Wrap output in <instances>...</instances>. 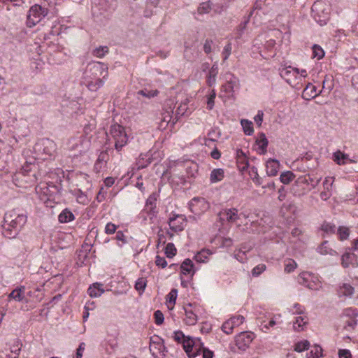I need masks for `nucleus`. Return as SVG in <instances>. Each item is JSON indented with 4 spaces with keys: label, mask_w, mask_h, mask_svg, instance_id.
I'll return each mask as SVG.
<instances>
[{
    "label": "nucleus",
    "mask_w": 358,
    "mask_h": 358,
    "mask_svg": "<svg viewBox=\"0 0 358 358\" xmlns=\"http://www.w3.org/2000/svg\"><path fill=\"white\" fill-rule=\"evenodd\" d=\"M27 216L17 213L15 210L7 212L2 224L3 235L8 238H15L27 222Z\"/></svg>",
    "instance_id": "obj_1"
},
{
    "label": "nucleus",
    "mask_w": 358,
    "mask_h": 358,
    "mask_svg": "<svg viewBox=\"0 0 358 358\" xmlns=\"http://www.w3.org/2000/svg\"><path fill=\"white\" fill-rule=\"evenodd\" d=\"M110 133L115 140V150L120 152L128 141L124 128L118 124H114L110 126Z\"/></svg>",
    "instance_id": "obj_2"
},
{
    "label": "nucleus",
    "mask_w": 358,
    "mask_h": 358,
    "mask_svg": "<svg viewBox=\"0 0 358 358\" xmlns=\"http://www.w3.org/2000/svg\"><path fill=\"white\" fill-rule=\"evenodd\" d=\"M48 13L46 8L42 7L38 4L32 6L27 13V25L29 27H32L38 23L43 17Z\"/></svg>",
    "instance_id": "obj_3"
},
{
    "label": "nucleus",
    "mask_w": 358,
    "mask_h": 358,
    "mask_svg": "<svg viewBox=\"0 0 358 358\" xmlns=\"http://www.w3.org/2000/svg\"><path fill=\"white\" fill-rule=\"evenodd\" d=\"M315 20L320 26H324L330 19V6L329 3L317 1L315 3Z\"/></svg>",
    "instance_id": "obj_4"
},
{
    "label": "nucleus",
    "mask_w": 358,
    "mask_h": 358,
    "mask_svg": "<svg viewBox=\"0 0 358 358\" xmlns=\"http://www.w3.org/2000/svg\"><path fill=\"white\" fill-rule=\"evenodd\" d=\"M34 150L36 152L45 155L43 159H45L48 157L54 155L56 150V144L49 138H42L36 143Z\"/></svg>",
    "instance_id": "obj_5"
},
{
    "label": "nucleus",
    "mask_w": 358,
    "mask_h": 358,
    "mask_svg": "<svg viewBox=\"0 0 358 358\" xmlns=\"http://www.w3.org/2000/svg\"><path fill=\"white\" fill-rule=\"evenodd\" d=\"M90 141L84 136L71 139L69 141V149L77 150L79 154L85 153L89 148Z\"/></svg>",
    "instance_id": "obj_6"
},
{
    "label": "nucleus",
    "mask_w": 358,
    "mask_h": 358,
    "mask_svg": "<svg viewBox=\"0 0 358 358\" xmlns=\"http://www.w3.org/2000/svg\"><path fill=\"white\" fill-rule=\"evenodd\" d=\"M87 70L92 73L94 78L102 76V78L105 79L108 75V66L99 62H93L89 64Z\"/></svg>",
    "instance_id": "obj_7"
},
{
    "label": "nucleus",
    "mask_w": 358,
    "mask_h": 358,
    "mask_svg": "<svg viewBox=\"0 0 358 358\" xmlns=\"http://www.w3.org/2000/svg\"><path fill=\"white\" fill-rule=\"evenodd\" d=\"M253 340V335L249 332H241L235 338L236 345L238 350L245 351Z\"/></svg>",
    "instance_id": "obj_8"
},
{
    "label": "nucleus",
    "mask_w": 358,
    "mask_h": 358,
    "mask_svg": "<svg viewBox=\"0 0 358 358\" xmlns=\"http://www.w3.org/2000/svg\"><path fill=\"white\" fill-rule=\"evenodd\" d=\"M183 348L189 358L196 357L199 353L201 348H197L199 344H197L192 338L187 337L182 341Z\"/></svg>",
    "instance_id": "obj_9"
},
{
    "label": "nucleus",
    "mask_w": 358,
    "mask_h": 358,
    "mask_svg": "<svg viewBox=\"0 0 358 358\" xmlns=\"http://www.w3.org/2000/svg\"><path fill=\"white\" fill-rule=\"evenodd\" d=\"M217 216L222 224L224 221L231 223L235 222L240 217V215H238V210L235 208L223 209L218 213Z\"/></svg>",
    "instance_id": "obj_10"
},
{
    "label": "nucleus",
    "mask_w": 358,
    "mask_h": 358,
    "mask_svg": "<svg viewBox=\"0 0 358 358\" xmlns=\"http://www.w3.org/2000/svg\"><path fill=\"white\" fill-rule=\"evenodd\" d=\"M186 220V217L183 215H176L173 217L169 218V224L170 229L175 231H181L184 229V222Z\"/></svg>",
    "instance_id": "obj_11"
},
{
    "label": "nucleus",
    "mask_w": 358,
    "mask_h": 358,
    "mask_svg": "<svg viewBox=\"0 0 358 358\" xmlns=\"http://www.w3.org/2000/svg\"><path fill=\"white\" fill-rule=\"evenodd\" d=\"M299 71L296 68L287 66L280 69V76L289 84H291L292 80L298 76Z\"/></svg>",
    "instance_id": "obj_12"
},
{
    "label": "nucleus",
    "mask_w": 358,
    "mask_h": 358,
    "mask_svg": "<svg viewBox=\"0 0 358 358\" xmlns=\"http://www.w3.org/2000/svg\"><path fill=\"white\" fill-rule=\"evenodd\" d=\"M157 341H152L154 345L150 346V351L151 352L152 356L155 358L157 357V354H162V356H165V352H166L167 348L164 345V341L157 336Z\"/></svg>",
    "instance_id": "obj_13"
},
{
    "label": "nucleus",
    "mask_w": 358,
    "mask_h": 358,
    "mask_svg": "<svg viewBox=\"0 0 358 358\" xmlns=\"http://www.w3.org/2000/svg\"><path fill=\"white\" fill-rule=\"evenodd\" d=\"M296 211V206L293 202L287 201L282 204L280 210V215L287 221L292 220V215Z\"/></svg>",
    "instance_id": "obj_14"
},
{
    "label": "nucleus",
    "mask_w": 358,
    "mask_h": 358,
    "mask_svg": "<svg viewBox=\"0 0 358 358\" xmlns=\"http://www.w3.org/2000/svg\"><path fill=\"white\" fill-rule=\"evenodd\" d=\"M341 264L344 267L358 266L357 257L356 255L351 252H345L341 256Z\"/></svg>",
    "instance_id": "obj_15"
},
{
    "label": "nucleus",
    "mask_w": 358,
    "mask_h": 358,
    "mask_svg": "<svg viewBox=\"0 0 358 358\" xmlns=\"http://www.w3.org/2000/svg\"><path fill=\"white\" fill-rule=\"evenodd\" d=\"M24 292H25V287L24 286L17 287L9 294L8 301L13 299V300H15L16 301H19V302L23 301H25V302H27L28 300L25 298Z\"/></svg>",
    "instance_id": "obj_16"
},
{
    "label": "nucleus",
    "mask_w": 358,
    "mask_h": 358,
    "mask_svg": "<svg viewBox=\"0 0 358 358\" xmlns=\"http://www.w3.org/2000/svg\"><path fill=\"white\" fill-rule=\"evenodd\" d=\"M337 293L339 297H351L355 293V287L349 283H343L338 288Z\"/></svg>",
    "instance_id": "obj_17"
},
{
    "label": "nucleus",
    "mask_w": 358,
    "mask_h": 358,
    "mask_svg": "<svg viewBox=\"0 0 358 358\" xmlns=\"http://www.w3.org/2000/svg\"><path fill=\"white\" fill-rule=\"evenodd\" d=\"M218 73V66L215 63L209 69L208 73L206 76V84L208 87H211L216 83V77Z\"/></svg>",
    "instance_id": "obj_18"
},
{
    "label": "nucleus",
    "mask_w": 358,
    "mask_h": 358,
    "mask_svg": "<svg viewBox=\"0 0 358 358\" xmlns=\"http://www.w3.org/2000/svg\"><path fill=\"white\" fill-rule=\"evenodd\" d=\"M181 273L193 276L194 274V264L189 259H185L180 265Z\"/></svg>",
    "instance_id": "obj_19"
},
{
    "label": "nucleus",
    "mask_w": 358,
    "mask_h": 358,
    "mask_svg": "<svg viewBox=\"0 0 358 358\" xmlns=\"http://www.w3.org/2000/svg\"><path fill=\"white\" fill-rule=\"evenodd\" d=\"M279 162L273 159H270L266 162V173L269 176H274L278 172Z\"/></svg>",
    "instance_id": "obj_20"
},
{
    "label": "nucleus",
    "mask_w": 358,
    "mask_h": 358,
    "mask_svg": "<svg viewBox=\"0 0 358 358\" xmlns=\"http://www.w3.org/2000/svg\"><path fill=\"white\" fill-rule=\"evenodd\" d=\"M333 157L335 162L340 165L352 163V162L348 154L342 152L341 150H338L334 153Z\"/></svg>",
    "instance_id": "obj_21"
},
{
    "label": "nucleus",
    "mask_w": 358,
    "mask_h": 358,
    "mask_svg": "<svg viewBox=\"0 0 358 358\" xmlns=\"http://www.w3.org/2000/svg\"><path fill=\"white\" fill-rule=\"evenodd\" d=\"M102 286V284L95 282L92 285L90 286L87 289V293L91 297L100 296L104 292V289Z\"/></svg>",
    "instance_id": "obj_22"
},
{
    "label": "nucleus",
    "mask_w": 358,
    "mask_h": 358,
    "mask_svg": "<svg viewBox=\"0 0 358 358\" xmlns=\"http://www.w3.org/2000/svg\"><path fill=\"white\" fill-rule=\"evenodd\" d=\"M173 109L170 107V110H165L162 113V119L159 123L161 129H166L172 120Z\"/></svg>",
    "instance_id": "obj_23"
},
{
    "label": "nucleus",
    "mask_w": 358,
    "mask_h": 358,
    "mask_svg": "<svg viewBox=\"0 0 358 358\" xmlns=\"http://www.w3.org/2000/svg\"><path fill=\"white\" fill-rule=\"evenodd\" d=\"M312 278L313 277L310 273L308 271H303L299 274L298 281L301 285H305L306 287L310 288Z\"/></svg>",
    "instance_id": "obj_24"
},
{
    "label": "nucleus",
    "mask_w": 358,
    "mask_h": 358,
    "mask_svg": "<svg viewBox=\"0 0 358 358\" xmlns=\"http://www.w3.org/2000/svg\"><path fill=\"white\" fill-rule=\"evenodd\" d=\"M155 201L156 198L155 196H149V198L146 201V204L145 208L143 209V212H146L148 214L155 215L156 213L155 210L156 208Z\"/></svg>",
    "instance_id": "obj_25"
},
{
    "label": "nucleus",
    "mask_w": 358,
    "mask_h": 358,
    "mask_svg": "<svg viewBox=\"0 0 358 358\" xmlns=\"http://www.w3.org/2000/svg\"><path fill=\"white\" fill-rule=\"evenodd\" d=\"M75 219L74 215L68 208H65L59 215V221L61 223H67Z\"/></svg>",
    "instance_id": "obj_26"
},
{
    "label": "nucleus",
    "mask_w": 358,
    "mask_h": 358,
    "mask_svg": "<svg viewBox=\"0 0 358 358\" xmlns=\"http://www.w3.org/2000/svg\"><path fill=\"white\" fill-rule=\"evenodd\" d=\"M257 144L259 145V148L261 150L262 154H264L266 152V148L268 144V141L264 133H260L259 138L256 140Z\"/></svg>",
    "instance_id": "obj_27"
},
{
    "label": "nucleus",
    "mask_w": 358,
    "mask_h": 358,
    "mask_svg": "<svg viewBox=\"0 0 358 358\" xmlns=\"http://www.w3.org/2000/svg\"><path fill=\"white\" fill-rule=\"evenodd\" d=\"M178 296V290L172 289L166 296V304L169 309H173Z\"/></svg>",
    "instance_id": "obj_28"
},
{
    "label": "nucleus",
    "mask_w": 358,
    "mask_h": 358,
    "mask_svg": "<svg viewBox=\"0 0 358 358\" xmlns=\"http://www.w3.org/2000/svg\"><path fill=\"white\" fill-rule=\"evenodd\" d=\"M224 178V171L222 169H215L211 171L210 181L211 182H217L221 181Z\"/></svg>",
    "instance_id": "obj_29"
},
{
    "label": "nucleus",
    "mask_w": 358,
    "mask_h": 358,
    "mask_svg": "<svg viewBox=\"0 0 358 358\" xmlns=\"http://www.w3.org/2000/svg\"><path fill=\"white\" fill-rule=\"evenodd\" d=\"M185 312L186 315V318L185 319V323L188 325L195 324L197 321L196 315L193 313L192 310H189L187 308H185Z\"/></svg>",
    "instance_id": "obj_30"
},
{
    "label": "nucleus",
    "mask_w": 358,
    "mask_h": 358,
    "mask_svg": "<svg viewBox=\"0 0 358 358\" xmlns=\"http://www.w3.org/2000/svg\"><path fill=\"white\" fill-rule=\"evenodd\" d=\"M337 234L340 241H345L350 237V229L348 227H338Z\"/></svg>",
    "instance_id": "obj_31"
},
{
    "label": "nucleus",
    "mask_w": 358,
    "mask_h": 358,
    "mask_svg": "<svg viewBox=\"0 0 358 358\" xmlns=\"http://www.w3.org/2000/svg\"><path fill=\"white\" fill-rule=\"evenodd\" d=\"M317 252H320L321 255H334V253H336V251L333 250V249L329 247V245L327 241H324L322 243L320 247L317 248Z\"/></svg>",
    "instance_id": "obj_32"
},
{
    "label": "nucleus",
    "mask_w": 358,
    "mask_h": 358,
    "mask_svg": "<svg viewBox=\"0 0 358 358\" xmlns=\"http://www.w3.org/2000/svg\"><path fill=\"white\" fill-rule=\"evenodd\" d=\"M241 124L243 127L244 133L246 135L251 136L254 132L252 122L248 120H242Z\"/></svg>",
    "instance_id": "obj_33"
},
{
    "label": "nucleus",
    "mask_w": 358,
    "mask_h": 358,
    "mask_svg": "<svg viewBox=\"0 0 358 358\" xmlns=\"http://www.w3.org/2000/svg\"><path fill=\"white\" fill-rule=\"evenodd\" d=\"M103 84V79L100 78H94V80H91L87 84V87L90 91L96 92Z\"/></svg>",
    "instance_id": "obj_34"
},
{
    "label": "nucleus",
    "mask_w": 358,
    "mask_h": 358,
    "mask_svg": "<svg viewBox=\"0 0 358 358\" xmlns=\"http://www.w3.org/2000/svg\"><path fill=\"white\" fill-rule=\"evenodd\" d=\"M313 92V85L311 83H308L306 87L303 90L302 92V98L305 100L310 101L313 99V95L312 93Z\"/></svg>",
    "instance_id": "obj_35"
},
{
    "label": "nucleus",
    "mask_w": 358,
    "mask_h": 358,
    "mask_svg": "<svg viewBox=\"0 0 358 358\" xmlns=\"http://www.w3.org/2000/svg\"><path fill=\"white\" fill-rule=\"evenodd\" d=\"M147 280L145 278H139L135 283V289L141 294L146 287Z\"/></svg>",
    "instance_id": "obj_36"
},
{
    "label": "nucleus",
    "mask_w": 358,
    "mask_h": 358,
    "mask_svg": "<svg viewBox=\"0 0 358 358\" xmlns=\"http://www.w3.org/2000/svg\"><path fill=\"white\" fill-rule=\"evenodd\" d=\"M285 268L284 270L286 273H289L296 268L297 264L294 260L292 259H287L284 262Z\"/></svg>",
    "instance_id": "obj_37"
},
{
    "label": "nucleus",
    "mask_w": 358,
    "mask_h": 358,
    "mask_svg": "<svg viewBox=\"0 0 358 358\" xmlns=\"http://www.w3.org/2000/svg\"><path fill=\"white\" fill-rule=\"evenodd\" d=\"M320 230L327 234H334L336 231V226L331 223L324 222L321 224Z\"/></svg>",
    "instance_id": "obj_38"
},
{
    "label": "nucleus",
    "mask_w": 358,
    "mask_h": 358,
    "mask_svg": "<svg viewBox=\"0 0 358 358\" xmlns=\"http://www.w3.org/2000/svg\"><path fill=\"white\" fill-rule=\"evenodd\" d=\"M212 9L210 2L206 1L200 3L199 6L197 8V12L200 15L206 14L210 12Z\"/></svg>",
    "instance_id": "obj_39"
},
{
    "label": "nucleus",
    "mask_w": 358,
    "mask_h": 358,
    "mask_svg": "<svg viewBox=\"0 0 358 358\" xmlns=\"http://www.w3.org/2000/svg\"><path fill=\"white\" fill-rule=\"evenodd\" d=\"M159 94V91L155 90H148V89H143L141 90H139L137 92V95H141L143 96L147 97L148 99H150L152 97L156 96Z\"/></svg>",
    "instance_id": "obj_40"
},
{
    "label": "nucleus",
    "mask_w": 358,
    "mask_h": 358,
    "mask_svg": "<svg viewBox=\"0 0 358 358\" xmlns=\"http://www.w3.org/2000/svg\"><path fill=\"white\" fill-rule=\"evenodd\" d=\"M310 346V343L307 340H304L300 342H298L295 344L294 350L299 352H303L306 350H308Z\"/></svg>",
    "instance_id": "obj_41"
},
{
    "label": "nucleus",
    "mask_w": 358,
    "mask_h": 358,
    "mask_svg": "<svg viewBox=\"0 0 358 358\" xmlns=\"http://www.w3.org/2000/svg\"><path fill=\"white\" fill-rule=\"evenodd\" d=\"M294 177V176L292 172L287 171L281 173L280 180L282 183L288 184L293 180Z\"/></svg>",
    "instance_id": "obj_42"
},
{
    "label": "nucleus",
    "mask_w": 358,
    "mask_h": 358,
    "mask_svg": "<svg viewBox=\"0 0 358 358\" xmlns=\"http://www.w3.org/2000/svg\"><path fill=\"white\" fill-rule=\"evenodd\" d=\"M214 47L213 41L210 38L206 39L203 43V51L206 54L208 55L213 52Z\"/></svg>",
    "instance_id": "obj_43"
},
{
    "label": "nucleus",
    "mask_w": 358,
    "mask_h": 358,
    "mask_svg": "<svg viewBox=\"0 0 358 358\" xmlns=\"http://www.w3.org/2000/svg\"><path fill=\"white\" fill-rule=\"evenodd\" d=\"M306 323V321H304V318L301 316H298L296 317V321L294 322L293 324V328L296 331H301L303 329V326Z\"/></svg>",
    "instance_id": "obj_44"
},
{
    "label": "nucleus",
    "mask_w": 358,
    "mask_h": 358,
    "mask_svg": "<svg viewBox=\"0 0 358 358\" xmlns=\"http://www.w3.org/2000/svg\"><path fill=\"white\" fill-rule=\"evenodd\" d=\"M197 342L199 343V348H201L200 352H203V358H213L214 353L213 351L209 349L204 348L203 346V343H201L200 340L198 339Z\"/></svg>",
    "instance_id": "obj_45"
},
{
    "label": "nucleus",
    "mask_w": 358,
    "mask_h": 358,
    "mask_svg": "<svg viewBox=\"0 0 358 358\" xmlns=\"http://www.w3.org/2000/svg\"><path fill=\"white\" fill-rule=\"evenodd\" d=\"M194 50L192 48L185 47V49L184 50V56L188 61H193L196 57V53H194Z\"/></svg>",
    "instance_id": "obj_46"
},
{
    "label": "nucleus",
    "mask_w": 358,
    "mask_h": 358,
    "mask_svg": "<svg viewBox=\"0 0 358 358\" xmlns=\"http://www.w3.org/2000/svg\"><path fill=\"white\" fill-rule=\"evenodd\" d=\"M165 253L167 257L171 258L176 253V248L174 246V244L172 243H169L165 248Z\"/></svg>",
    "instance_id": "obj_47"
},
{
    "label": "nucleus",
    "mask_w": 358,
    "mask_h": 358,
    "mask_svg": "<svg viewBox=\"0 0 358 358\" xmlns=\"http://www.w3.org/2000/svg\"><path fill=\"white\" fill-rule=\"evenodd\" d=\"M108 50H109L107 46H100L93 51V55L97 57H103L108 52Z\"/></svg>",
    "instance_id": "obj_48"
},
{
    "label": "nucleus",
    "mask_w": 358,
    "mask_h": 358,
    "mask_svg": "<svg viewBox=\"0 0 358 358\" xmlns=\"http://www.w3.org/2000/svg\"><path fill=\"white\" fill-rule=\"evenodd\" d=\"M343 315L351 318H356L358 315V310L355 308H347L344 309Z\"/></svg>",
    "instance_id": "obj_49"
},
{
    "label": "nucleus",
    "mask_w": 358,
    "mask_h": 358,
    "mask_svg": "<svg viewBox=\"0 0 358 358\" xmlns=\"http://www.w3.org/2000/svg\"><path fill=\"white\" fill-rule=\"evenodd\" d=\"M234 327L230 320L224 322L222 326V330L227 334H231L233 332Z\"/></svg>",
    "instance_id": "obj_50"
},
{
    "label": "nucleus",
    "mask_w": 358,
    "mask_h": 358,
    "mask_svg": "<svg viewBox=\"0 0 358 358\" xmlns=\"http://www.w3.org/2000/svg\"><path fill=\"white\" fill-rule=\"evenodd\" d=\"M266 270V265L264 264H259L256 266L252 271V274L255 277L259 276Z\"/></svg>",
    "instance_id": "obj_51"
},
{
    "label": "nucleus",
    "mask_w": 358,
    "mask_h": 358,
    "mask_svg": "<svg viewBox=\"0 0 358 358\" xmlns=\"http://www.w3.org/2000/svg\"><path fill=\"white\" fill-rule=\"evenodd\" d=\"M230 321L231 324L234 325V327L239 326L240 324H243L244 321V317L242 315H237L231 317Z\"/></svg>",
    "instance_id": "obj_52"
},
{
    "label": "nucleus",
    "mask_w": 358,
    "mask_h": 358,
    "mask_svg": "<svg viewBox=\"0 0 358 358\" xmlns=\"http://www.w3.org/2000/svg\"><path fill=\"white\" fill-rule=\"evenodd\" d=\"M324 55V51L322 47L319 46V45L315 44V58L320 59L323 58Z\"/></svg>",
    "instance_id": "obj_53"
},
{
    "label": "nucleus",
    "mask_w": 358,
    "mask_h": 358,
    "mask_svg": "<svg viewBox=\"0 0 358 358\" xmlns=\"http://www.w3.org/2000/svg\"><path fill=\"white\" fill-rule=\"evenodd\" d=\"M154 316L156 324L159 325L163 323L164 317L163 313L160 310H156L154 313Z\"/></svg>",
    "instance_id": "obj_54"
},
{
    "label": "nucleus",
    "mask_w": 358,
    "mask_h": 358,
    "mask_svg": "<svg viewBox=\"0 0 358 358\" xmlns=\"http://www.w3.org/2000/svg\"><path fill=\"white\" fill-rule=\"evenodd\" d=\"M187 110V103H181L176 110V115L182 116L184 115Z\"/></svg>",
    "instance_id": "obj_55"
},
{
    "label": "nucleus",
    "mask_w": 358,
    "mask_h": 358,
    "mask_svg": "<svg viewBox=\"0 0 358 358\" xmlns=\"http://www.w3.org/2000/svg\"><path fill=\"white\" fill-rule=\"evenodd\" d=\"M187 337H185L182 331H176L174 332V336L173 338L178 343H182V341L185 339H187Z\"/></svg>",
    "instance_id": "obj_56"
},
{
    "label": "nucleus",
    "mask_w": 358,
    "mask_h": 358,
    "mask_svg": "<svg viewBox=\"0 0 358 358\" xmlns=\"http://www.w3.org/2000/svg\"><path fill=\"white\" fill-rule=\"evenodd\" d=\"M338 356L339 358H352V354L350 350L341 349L338 352Z\"/></svg>",
    "instance_id": "obj_57"
},
{
    "label": "nucleus",
    "mask_w": 358,
    "mask_h": 358,
    "mask_svg": "<svg viewBox=\"0 0 358 358\" xmlns=\"http://www.w3.org/2000/svg\"><path fill=\"white\" fill-rule=\"evenodd\" d=\"M116 229H117L116 225H115L114 224H113L111 222H108L105 227V232L107 234H113L115 232Z\"/></svg>",
    "instance_id": "obj_58"
},
{
    "label": "nucleus",
    "mask_w": 358,
    "mask_h": 358,
    "mask_svg": "<svg viewBox=\"0 0 358 358\" xmlns=\"http://www.w3.org/2000/svg\"><path fill=\"white\" fill-rule=\"evenodd\" d=\"M155 264L157 266L165 268L167 266V262L164 257L160 256L156 257Z\"/></svg>",
    "instance_id": "obj_59"
},
{
    "label": "nucleus",
    "mask_w": 358,
    "mask_h": 358,
    "mask_svg": "<svg viewBox=\"0 0 358 358\" xmlns=\"http://www.w3.org/2000/svg\"><path fill=\"white\" fill-rule=\"evenodd\" d=\"M231 43H228L227 44L224 48V50H223V52H222V55H224V61L227 60L229 57V56L231 54Z\"/></svg>",
    "instance_id": "obj_60"
},
{
    "label": "nucleus",
    "mask_w": 358,
    "mask_h": 358,
    "mask_svg": "<svg viewBox=\"0 0 358 358\" xmlns=\"http://www.w3.org/2000/svg\"><path fill=\"white\" fill-rule=\"evenodd\" d=\"M234 87V82H233V81H228L226 84L222 85V88L227 93L233 92Z\"/></svg>",
    "instance_id": "obj_61"
},
{
    "label": "nucleus",
    "mask_w": 358,
    "mask_h": 358,
    "mask_svg": "<svg viewBox=\"0 0 358 358\" xmlns=\"http://www.w3.org/2000/svg\"><path fill=\"white\" fill-rule=\"evenodd\" d=\"M115 238L118 241H121L122 244L118 243L119 246H122L123 244L127 243V241L125 239V236L122 231H118L116 234Z\"/></svg>",
    "instance_id": "obj_62"
},
{
    "label": "nucleus",
    "mask_w": 358,
    "mask_h": 358,
    "mask_svg": "<svg viewBox=\"0 0 358 358\" xmlns=\"http://www.w3.org/2000/svg\"><path fill=\"white\" fill-rule=\"evenodd\" d=\"M263 115V112L262 110H259L257 114L254 117L255 122H256L257 124H258L259 127L262 125Z\"/></svg>",
    "instance_id": "obj_63"
},
{
    "label": "nucleus",
    "mask_w": 358,
    "mask_h": 358,
    "mask_svg": "<svg viewBox=\"0 0 358 358\" xmlns=\"http://www.w3.org/2000/svg\"><path fill=\"white\" fill-rule=\"evenodd\" d=\"M85 344L84 343H80L77 350L75 358H82L83 352L85 350Z\"/></svg>",
    "instance_id": "obj_64"
}]
</instances>
